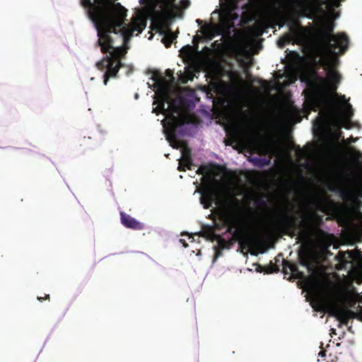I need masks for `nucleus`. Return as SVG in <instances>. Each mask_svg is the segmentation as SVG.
<instances>
[{"label": "nucleus", "instance_id": "obj_1", "mask_svg": "<svg viewBox=\"0 0 362 362\" xmlns=\"http://www.w3.org/2000/svg\"><path fill=\"white\" fill-rule=\"evenodd\" d=\"M117 0H80L88 18L93 23L98 37L97 45L103 54L109 53L98 61L95 66L104 71L103 83L111 78H118V72L124 64L122 59L127 53V44L134 32L136 35L146 28L147 20L151 30L158 33V0H141L146 5L137 11L127 23V9Z\"/></svg>", "mask_w": 362, "mask_h": 362}, {"label": "nucleus", "instance_id": "obj_2", "mask_svg": "<svg viewBox=\"0 0 362 362\" xmlns=\"http://www.w3.org/2000/svg\"><path fill=\"white\" fill-rule=\"evenodd\" d=\"M319 63L327 69V77L317 76L315 73L313 78L308 83L311 100L316 107L319 106L320 98L327 92L336 93L341 80V74L336 69L339 63L337 59H320Z\"/></svg>", "mask_w": 362, "mask_h": 362}, {"label": "nucleus", "instance_id": "obj_3", "mask_svg": "<svg viewBox=\"0 0 362 362\" xmlns=\"http://www.w3.org/2000/svg\"><path fill=\"white\" fill-rule=\"evenodd\" d=\"M322 223V218L316 212L306 211L305 216L299 223L298 218L287 214H284L276 222L279 230L289 233L291 236L296 235V231L299 228L298 233L303 239H306L311 231L317 230Z\"/></svg>", "mask_w": 362, "mask_h": 362}, {"label": "nucleus", "instance_id": "obj_4", "mask_svg": "<svg viewBox=\"0 0 362 362\" xmlns=\"http://www.w3.org/2000/svg\"><path fill=\"white\" fill-rule=\"evenodd\" d=\"M221 220L227 226V231L233 236L242 235L244 225L243 209L240 201L233 197L221 215Z\"/></svg>", "mask_w": 362, "mask_h": 362}, {"label": "nucleus", "instance_id": "obj_5", "mask_svg": "<svg viewBox=\"0 0 362 362\" xmlns=\"http://www.w3.org/2000/svg\"><path fill=\"white\" fill-rule=\"evenodd\" d=\"M334 23L329 21L323 25L320 33V40L330 53H335L339 49L340 54H344L348 49L349 39L346 34L340 33L333 34Z\"/></svg>", "mask_w": 362, "mask_h": 362}, {"label": "nucleus", "instance_id": "obj_6", "mask_svg": "<svg viewBox=\"0 0 362 362\" xmlns=\"http://www.w3.org/2000/svg\"><path fill=\"white\" fill-rule=\"evenodd\" d=\"M327 307V313L335 317L341 324L346 325L349 320L354 317H357L362 321V309L355 313L346 308H341L338 305H328Z\"/></svg>", "mask_w": 362, "mask_h": 362}, {"label": "nucleus", "instance_id": "obj_7", "mask_svg": "<svg viewBox=\"0 0 362 362\" xmlns=\"http://www.w3.org/2000/svg\"><path fill=\"white\" fill-rule=\"evenodd\" d=\"M320 210L332 219H341L345 213V206L343 203L335 202L330 198H325L321 203Z\"/></svg>", "mask_w": 362, "mask_h": 362}, {"label": "nucleus", "instance_id": "obj_8", "mask_svg": "<svg viewBox=\"0 0 362 362\" xmlns=\"http://www.w3.org/2000/svg\"><path fill=\"white\" fill-rule=\"evenodd\" d=\"M288 6L293 16L308 17L312 12L311 7L305 0H289Z\"/></svg>", "mask_w": 362, "mask_h": 362}, {"label": "nucleus", "instance_id": "obj_9", "mask_svg": "<svg viewBox=\"0 0 362 362\" xmlns=\"http://www.w3.org/2000/svg\"><path fill=\"white\" fill-rule=\"evenodd\" d=\"M163 125V133L167 137L173 136L177 127L180 125V120L177 116L171 114L160 121Z\"/></svg>", "mask_w": 362, "mask_h": 362}, {"label": "nucleus", "instance_id": "obj_10", "mask_svg": "<svg viewBox=\"0 0 362 362\" xmlns=\"http://www.w3.org/2000/svg\"><path fill=\"white\" fill-rule=\"evenodd\" d=\"M218 192L215 187L208 185L205 187L202 192L200 202L204 209H209L216 199Z\"/></svg>", "mask_w": 362, "mask_h": 362}, {"label": "nucleus", "instance_id": "obj_11", "mask_svg": "<svg viewBox=\"0 0 362 362\" xmlns=\"http://www.w3.org/2000/svg\"><path fill=\"white\" fill-rule=\"evenodd\" d=\"M165 16L169 18H174L175 16V9H173V15H169L165 11H163L162 13L161 18H160V36H163L160 41L162 43L164 44L165 47L168 48L171 46V45L173 42V40H175L177 36L170 30H168V31H165L164 30L162 24V20Z\"/></svg>", "mask_w": 362, "mask_h": 362}, {"label": "nucleus", "instance_id": "obj_12", "mask_svg": "<svg viewBox=\"0 0 362 362\" xmlns=\"http://www.w3.org/2000/svg\"><path fill=\"white\" fill-rule=\"evenodd\" d=\"M149 72L152 74L151 79L152 80L153 83L151 84L148 82L147 84L154 92V94L152 96L153 99L152 112L158 115V70H154Z\"/></svg>", "mask_w": 362, "mask_h": 362}, {"label": "nucleus", "instance_id": "obj_13", "mask_svg": "<svg viewBox=\"0 0 362 362\" xmlns=\"http://www.w3.org/2000/svg\"><path fill=\"white\" fill-rule=\"evenodd\" d=\"M119 214L121 223L126 228L133 230H142L144 228V224L130 215L124 211H121Z\"/></svg>", "mask_w": 362, "mask_h": 362}, {"label": "nucleus", "instance_id": "obj_14", "mask_svg": "<svg viewBox=\"0 0 362 362\" xmlns=\"http://www.w3.org/2000/svg\"><path fill=\"white\" fill-rule=\"evenodd\" d=\"M182 160L180 163L177 170L179 171H185V168L191 170L192 160L191 158V152L188 148H184L182 151Z\"/></svg>", "mask_w": 362, "mask_h": 362}, {"label": "nucleus", "instance_id": "obj_15", "mask_svg": "<svg viewBox=\"0 0 362 362\" xmlns=\"http://www.w3.org/2000/svg\"><path fill=\"white\" fill-rule=\"evenodd\" d=\"M175 1V0H160V18L163 11H165L169 15L173 14V9L177 8Z\"/></svg>", "mask_w": 362, "mask_h": 362}, {"label": "nucleus", "instance_id": "obj_16", "mask_svg": "<svg viewBox=\"0 0 362 362\" xmlns=\"http://www.w3.org/2000/svg\"><path fill=\"white\" fill-rule=\"evenodd\" d=\"M319 4L320 9L322 10V6L326 5L327 9L330 12H334L335 8H338L341 5V1L345 0H315Z\"/></svg>", "mask_w": 362, "mask_h": 362}, {"label": "nucleus", "instance_id": "obj_17", "mask_svg": "<svg viewBox=\"0 0 362 362\" xmlns=\"http://www.w3.org/2000/svg\"><path fill=\"white\" fill-rule=\"evenodd\" d=\"M327 188L330 192L339 193V196L343 199H346L348 197L349 192L346 189L343 188L339 185H337L334 182H329L327 185Z\"/></svg>", "mask_w": 362, "mask_h": 362}, {"label": "nucleus", "instance_id": "obj_18", "mask_svg": "<svg viewBox=\"0 0 362 362\" xmlns=\"http://www.w3.org/2000/svg\"><path fill=\"white\" fill-rule=\"evenodd\" d=\"M283 272L285 274H295L296 273L298 272V269L296 264L291 263L289 261L284 260L283 261Z\"/></svg>", "mask_w": 362, "mask_h": 362}, {"label": "nucleus", "instance_id": "obj_19", "mask_svg": "<svg viewBox=\"0 0 362 362\" xmlns=\"http://www.w3.org/2000/svg\"><path fill=\"white\" fill-rule=\"evenodd\" d=\"M163 77L160 73V114L165 115L166 110H165V102L163 98Z\"/></svg>", "mask_w": 362, "mask_h": 362}, {"label": "nucleus", "instance_id": "obj_20", "mask_svg": "<svg viewBox=\"0 0 362 362\" xmlns=\"http://www.w3.org/2000/svg\"><path fill=\"white\" fill-rule=\"evenodd\" d=\"M201 31L206 37H208L210 40L214 37V28L211 24L206 23L202 25L201 27Z\"/></svg>", "mask_w": 362, "mask_h": 362}, {"label": "nucleus", "instance_id": "obj_21", "mask_svg": "<svg viewBox=\"0 0 362 362\" xmlns=\"http://www.w3.org/2000/svg\"><path fill=\"white\" fill-rule=\"evenodd\" d=\"M254 238L252 236H247L245 239L239 241V245L242 250L247 249L253 243Z\"/></svg>", "mask_w": 362, "mask_h": 362}, {"label": "nucleus", "instance_id": "obj_22", "mask_svg": "<svg viewBox=\"0 0 362 362\" xmlns=\"http://www.w3.org/2000/svg\"><path fill=\"white\" fill-rule=\"evenodd\" d=\"M180 52H181V54L184 57H187V58H190L193 55L194 48H193L192 46H191L189 45H187L184 46L181 49Z\"/></svg>", "mask_w": 362, "mask_h": 362}, {"label": "nucleus", "instance_id": "obj_23", "mask_svg": "<svg viewBox=\"0 0 362 362\" xmlns=\"http://www.w3.org/2000/svg\"><path fill=\"white\" fill-rule=\"evenodd\" d=\"M279 271V267L273 263H270V264L265 268V272L267 274L278 272Z\"/></svg>", "mask_w": 362, "mask_h": 362}, {"label": "nucleus", "instance_id": "obj_24", "mask_svg": "<svg viewBox=\"0 0 362 362\" xmlns=\"http://www.w3.org/2000/svg\"><path fill=\"white\" fill-rule=\"evenodd\" d=\"M209 173V168L206 165L200 166L197 170V173L199 175H206Z\"/></svg>", "mask_w": 362, "mask_h": 362}, {"label": "nucleus", "instance_id": "obj_25", "mask_svg": "<svg viewBox=\"0 0 362 362\" xmlns=\"http://www.w3.org/2000/svg\"><path fill=\"white\" fill-rule=\"evenodd\" d=\"M180 4L184 8H186L189 6L190 1L189 0H181Z\"/></svg>", "mask_w": 362, "mask_h": 362}, {"label": "nucleus", "instance_id": "obj_26", "mask_svg": "<svg viewBox=\"0 0 362 362\" xmlns=\"http://www.w3.org/2000/svg\"><path fill=\"white\" fill-rule=\"evenodd\" d=\"M347 107L349 108V113H348V116L349 117H351L352 115H353V111H352V107H351V105L350 104H348L347 105Z\"/></svg>", "mask_w": 362, "mask_h": 362}, {"label": "nucleus", "instance_id": "obj_27", "mask_svg": "<svg viewBox=\"0 0 362 362\" xmlns=\"http://www.w3.org/2000/svg\"><path fill=\"white\" fill-rule=\"evenodd\" d=\"M49 299V295L45 294V297H37V300L39 301H42L43 300Z\"/></svg>", "mask_w": 362, "mask_h": 362}, {"label": "nucleus", "instance_id": "obj_28", "mask_svg": "<svg viewBox=\"0 0 362 362\" xmlns=\"http://www.w3.org/2000/svg\"><path fill=\"white\" fill-rule=\"evenodd\" d=\"M337 127H344L345 126L344 125L343 122H341V121H338V122H337Z\"/></svg>", "mask_w": 362, "mask_h": 362}, {"label": "nucleus", "instance_id": "obj_29", "mask_svg": "<svg viewBox=\"0 0 362 362\" xmlns=\"http://www.w3.org/2000/svg\"><path fill=\"white\" fill-rule=\"evenodd\" d=\"M258 161L259 163H262V165L267 164V162L266 159H258Z\"/></svg>", "mask_w": 362, "mask_h": 362}, {"label": "nucleus", "instance_id": "obj_30", "mask_svg": "<svg viewBox=\"0 0 362 362\" xmlns=\"http://www.w3.org/2000/svg\"><path fill=\"white\" fill-rule=\"evenodd\" d=\"M197 23L199 24V25H201L202 23V21L200 20V19H197Z\"/></svg>", "mask_w": 362, "mask_h": 362}, {"label": "nucleus", "instance_id": "obj_31", "mask_svg": "<svg viewBox=\"0 0 362 362\" xmlns=\"http://www.w3.org/2000/svg\"><path fill=\"white\" fill-rule=\"evenodd\" d=\"M180 242L183 243L184 247H187V244H186L184 240H182V239H180Z\"/></svg>", "mask_w": 362, "mask_h": 362}, {"label": "nucleus", "instance_id": "obj_32", "mask_svg": "<svg viewBox=\"0 0 362 362\" xmlns=\"http://www.w3.org/2000/svg\"><path fill=\"white\" fill-rule=\"evenodd\" d=\"M279 45L280 47H283V46L284 45V42L281 43V41L279 40Z\"/></svg>", "mask_w": 362, "mask_h": 362}, {"label": "nucleus", "instance_id": "obj_33", "mask_svg": "<svg viewBox=\"0 0 362 362\" xmlns=\"http://www.w3.org/2000/svg\"><path fill=\"white\" fill-rule=\"evenodd\" d=\"M319 355H320V356H323L325 355L324 351H320V352L319 353Z\"/></svg>", "mask_w": 362, "mask_h": 362}, {"label": "nucleus", "instance_id": "obj_34", "mask_svg": "<svg viewBox=\"0 0 362 362\" xmlns=\"http://www.w3.org/2000/svg\"><path fill=\"white\" fill-rule=\"evenodd\" d=\"M259 202L261 203V204L262 205H264L265 204V202L264 200H260Z\"/></svg>", "mask_w": 362, "mask_h": 362}, {"label": "nucleus", "instance_id": "obj_35", "mask_svg": "<svg viewBox=\"0 0 362 362\" xmlns=\"http://www.w3.org/2000/svg\"><path fill=\"white\" fill-rule=\"evenodd\" d=\"M302 264H303V265H306V264H307V262L305 261L304 262H302Z\"/></svg>", "mask_w": 362, "mask_h": 362}, {"label": "nucleus", "instance_id": "obj_36", "mask_svg": "<svg viewBox=\"0 0 362 362\" xmlns=\"http://www.w3.org/2000/svg\"><path fill=\"white\" fill-rule=\"evenodd\" d=\"M341 134H342V132H340L339 134V137L341 136Z\"/></svg>", "mask_w": 362, "mask_h": 362}, {"label": "nucleus", "instance_id": "obj_37", "mask_svg": "<svg viewBox=\"0 0 362 362\" xmlns=\"http://www.w3.org/2000/svg\"><path fill=\"white\" fill-rule=\"evenodd\" d=\"M218 253H219L218 252H216V257H218Z\"/></svg>", "mask_w": 362, "mask_h": 362}, {"label": "nucleus", "instance_id": "obj_38", "mask_svg": "<svg viewBox=\"0 0 362 362\" xmlns=\"http://www.w3.org/2000/svg\"><path fill=\"white\" fill-rule=\"evenodd\" d=\"M286 40H287L288 42L289 41V37H288V36H287V37H286Z\"/></svg>", "mask_w": 362, "mask_h": 362}, {"label": "nucleus", "instance_id": "obj_39", "mask_svg": "<svg viewBox=\"0 0 362 362\" xmlns=\"http://www.w3.org/2000/svg\"><path fill=\"white\" fill-rule=\"evenodd\" d=\"M138 97H139L138 94H136L135 98H138Z\"/></svg>", "mask_w": 362, "mask_h": 362}, {"label": "nucleus", "instance_id": "obj_40", "mask_svg": "<svg viewBox=\"0 0 362 362\" xmlns=\"http://www.w3.org/2000/svg\"><path fill=\"white\" fill-rule=\"evenodd\" d=\"M130 71H132V70H129V71H127V74H129V72H130Z\"/></svg>", "mask_w": 362, "mask_h": 362}]
</instances>
